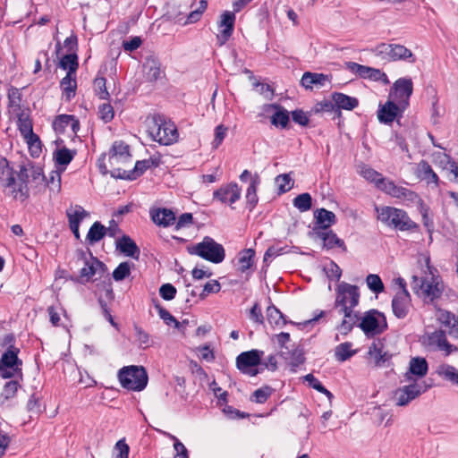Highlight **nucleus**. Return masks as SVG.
Here are the masks:
<instances>
[{"label": "nucleus", "mask_w": 458, "mask_h": 458, "mask_svg": "<svg viewBox=\"0 0 458 458\" xmlns=\"http://www.w3.org/2000/svg\"><path fill=\"white\" fill-rule=\"evenodd\" d=\"M157 162H156L152 158L140 160V161L136 162V164L134 165V168L132 170L128 171V172L124 170L123 174L120 173L121 168L118 167L117 168L118 174H113V176H117V177H120V178H126V179H129V180H134L137 177H139L141 174H143V173L146 170H148V168H150L152 166H157Z\"/></svg>", "instance_id": "412c9836"}, {"label": "nucleus", "mask_w": 458, "mask_h": 458, "mask_svg": "<svg viewBox=\"0 0 458 458\" xmlns=\"http://www.w3.org/2000/svg\"><path fill=\"white\" fill-rule=\"evenodd\" d=\"M352 344L345 342L338 344L335 348V357L336 360L344 362L356 354V351L352 349Z\"/></svg>", "instance_id": "c03bdc74"}, {"label": "nucleus", "mask_w": 458, "mask_h": 458, "mask_svg": "<svg viewBox=\"0 0 458 458\" xmlns=\"http://www.w3.org/2000/svg\"><path fill=\"white\" fill-rule=\"evenodd\" d=\"M254 258L255 250L252 249H246L241 251L238 256L239 270L244 273L250 268L254 263Z\"/></svg>", "instance_id": "37998d69"}, {"label": "nucleus", "mask_w": 458, "mask_h": 458, "mask_svg": "<svg viewBox=\"0 0 458 458\" xmlns=\"http://www.w3.org/2000/svg\"><path fill=\"white\" fill-rule=\"evenodd\" d=\"M117 248L128 257L137 258L140 255V249L136 243L126 235H123L117 242Z\"/></svg>", "instance_id": "f704fd0d"}, {"label": "nucleus", "mask_w": 458, "mask_h": 458, "mask_svg": "<svg viewBox=\"0 0 458 458\" xmlns=\"http://www.w3.org/2000/svg\"><path fill=\"white\" fill-rule=\"evenodd\" d=\"M316 226L314 230L325 231L335 223V215L334 212L325 208L317 209L314 213Z\"/></svg>", "instance_id": "c85d7f7f"}, {"label": "nucleus", "mask_w": 458, "mask_h": 458, "mask_svg": "<svg viewBox=\"0 0 458 458\" xmlns=\"http://www.w3.org/2000/svg\"><path fill=\"white\" fill-rule=\"evenodd\" d=\"M371 52L381 60L387 62L403 60L414 63L416 60L412 52L400 44L380 43L372 48Z\"/></svg>", "instance_id": "6e6552de"}, {"label": "nucleus", "mask_w": 458, "mask_h": 458, "mask_svg": "<svg viewBox=\"0 0 458 458\" xmlns=\"http://www.w3.org/2000/svg\"><path fill=\"white\" fill-rule=\"evenodd\" d=\"M416 174L418 178L425 181L428 185L433 184L435 187H438L439 178L427 161L421 160L418 164Z\"/></svg>", "instance_id": "bb28decb"}, {"label": "nucleus", "mask_w": 458, "mask_h": 458, "mask_svg": "<svg viewBox=\"0 0 458 458\" xmlns=\"http://www.w3.org/2000/svg\"><path fill=\"white\" fill-rule=\"evenodd\" d=\"M346 69L351 72L359 75L362 79H367L369 71V66L362 65L354 62H348L345 64Z\"/></svg>", "instance_id": "680f3d73"}, {"label": "nucleus", "mask_w": 458, "mask_h": 458, "mask_svg": "<svg viewBox=\"0 0 458 458\" xmlns=\"http://www.w3.org/2000/svg\"><path fill=\"white\" fill-rule=\"evenodd\" d=\"M282 358L288 362L293 372H295L296 369L305 360L303 350L298 344H295L293 348H291L289 354Z\"/></svg>", "instance_id": "473e14b6"}, {"label": "nucleus", "mask_w": 458, "mask_h": 458, "mask_svg": "<svg viewBox=\"0 0 458 458\" xmlns=\"http://www.w3.org/2000/svg\"><path fill=\"white\" fill-rule=\"evenodd\" d=\"M377 218L384 225L398 229L400 231H409L415 229L417 224L408 216L407 212L394 207L383 206L376 207Z\"/></svg>", "instance_id": "20e7f679"}, {"label": "nucleus", "mask_w": 458, "mask_h": 458, "mask_svg": "<svg viewBox=\"0 0 458 458\" xmlns=\"http://www.w3.org/2000/svg\"><path fill=\"white\" fill-rule=\"evenodd\" d=\"M98 270L104 271L105 265L96 258L90 256V259L86 260L85 266L81 269L80 276L81 278L89 280L96 275Z\"/></svg>", "instance_id": "72a5a7b5"}, {"label": "nucleus", "mask_w": 458, "mask_h": 458, "mask_svg": "<svg viewBox=\"0 0 458 458\" xmlns=\"http://www.w3.org/2000/svg\"><path fill=\"white\" fill-rule=\"evenodd\" d=\"M406 108H403L397 102L388 98L384 105H379L377 118L381 123H390Z\"/></svg>", "instance_id": "6ab92c4d"}, {"label": "nucleus", "mask_w": 458, "mask_h": 458, "mask_svg": "<svg viewBox=\"0 0 458 458\" xmlns=\"http://www.w3.org/2000/svg\"><path fill=\"white\" fill-rule=\"evenodd\" d=\"M53 129L56 133H63L67 127H71L74 133L80 129L79 120L71 114H60L53 122Z\"/></svg>", "instance_id": "5701e85b"}, {"label": "nucleus", "mask_w": 458, "mask_h": 458, "mask_svg": "<svg viewBox=\"0 0 458 458\" xmlns=\"http://www.w3.org/2000/svg\"><path fill=\"white\" fill-rule=\"evenodd\" d=\"M135 337L140 348L146 349L150 345L149 335L141 327H134Z\"/></svg>", "instance_id": "0e129e2a"}, {"label": "nucleus", "mask_w": 458, "mask_h": 458, "mask_svg": "<svg viewBox=\"0 0 458 458\" xmlns=\"http://www.w3.org/2000/svg\"><path fill=\"white\" fill-rule=\"evenodd\" d=\"M150 216L158 226L168 227L175 223V215L168 208L153 209L150 211Z\"/></svg>", "instance_id": "393cba45"}, {"label": "nucleus", "mask_w": 458, "mask_h": 458, "mask_svg": "<svg viewBox=\"0 0 458 458\" xmlns=\"http://www.w3.org/2000/svg\"><path fill=\"white\" fill-rule=\"evenodd\" d=\"M428 371V364L425 358L422 357H412L409 362V369L405 373L404 377L406 380L410 381L412 379V376L417 378H421L427 375Z\"/></svg>", "instance_id": "4be33fe9"}, {"label": "nucleus", "mask_w": 458, "mask_h": 458, "mask_svg": "<svg viewBox=\"0 0 458 458\" xmlns=\"http://www.w3.org/2000/svg\"><path fill=\"white\" fill-rule=\"evenodd\" d=\"M400 284L402 289L395 293L392 300V310L397 318L403 319L411 310V300L403 279H400Z\"/></svg>", "instance_id": "2eb2a0df"}, {"label": "nucleus", "mask_w": 458, "mask_h": 458, "mask_svg": "<svg viewBox=\"0 0 458 458\" xmlns=\"http://www.w3.org/2000/svg\"><path fill=\"white\" fill-rule=\"evenodd\" d=\"M305 381H307L311 387L326 394L327 396H331L332 394L321 384V382L316 378L312 374H308L304 377Z\"/></svg>", "instance_id": "69168bd1"}, {"label": "nucleus", "mask_w": 458, "mask_h": 458, "mask_svg": "<svg viewBox=\"0 0 458 458\" xmlns=\"http://www.w3.org/2000/svg\"><path fill=\"white\" fill-rule=\"evenodd\" d=\"M260 184V177L258 174H253L251 177V182H250V185L246 191V201L250 206V209L251 210L255 205L258 203L259 198L257 195V190L259 185Z\"/></svg>", "instance_id": "4c0bfd02"}, {"label": "nucleus", "mask_w": 458, "mask_h": 458, "mask_svg": "<svg viewBox=\"0 0 458 458\" xmlns=\"http://www.w3.org/2000/svg\"><path fill=\"white\" fill-rule=\"evenodd\" d=\"M242 189L236 182H230L220 186L213 192L214 199L229 204L232 206L233 203L241 199Z\"/></svg>", "instance_id": "f3484780"}, {"label": "nucleus", "mask_w": 458, "mask_h": 458, "mask_svg": "<svg viewBox=\"0 0 458 458\" xmlns=\"http://www.w3.org/2000/svg\"><path fill=\"white\" fill-rule=\"evenodd\" d=\"M24 139L29 145L31 155L34 157H38L41 152V142L38 136L34 133V138L28 136Z\"/></svg>", "instance_id": "338daca9"}, {"label": "nucleus", "mask_w": 458, "mask_h": 458, "mask_svg": "<svg viewBox=\"0 0 458 458\" xmlns=\"http://www.w3.org/2000/svg\"><path fill=\"white\" fill-rule=\"evenodd\" d=\"M171 438L174 440V449L175 451L174 458H190L185 445L176 437L171 436Z\"/></svg>", "instance_id": "774afa93"}, {"label": "nucleus", "mask_w": 458, "mask_h": 458, "mask_svg": "<svg viewBox=\"0 0 458 458\" xmlns=\"http://www.w3.org/2000/svg\"><path fill=\"white\" fill-rule=\"evenodd\" d=\"M360 302V292L356 285L341 282L335 289V307L340 314L344 315L338 330L343 335L352 331L353 326L358 322V315L354 308Z\"/></svg>", "instance_id": "f257e3e1"}, {"label": "nucleus", "mask_w": 458, "mask_h": 458, "mask_svg": "<svg viewBox=\"0 0 458 458\" xmlns=\"http://www.w3.org/2000/svg\"><path fill=\"white\" fill-rule=\"evenodd\" d=\"M19 348L9 346L0 358V377L12 378L21 375L22 361L18 358Z\"/></svg>", "instance_id": "9d476101"}, {"label": "nucleus", "mask_w": 458, "mask_h": 458, "mask_svg": "<svg viewBox=\"0 0 458 458\" xmlns=\"http://www.w3.org/2000/svg\"><path fill=\"white\" fill-rule=\"evenodd\" d=\"M18 127L21 131V134L23 138L32 137L34 138V132L32 128V123L29 119L28 115L24 113L18 114Z\"/></svg>", "instance_id": "8fccbe9b"}, {"label": "nucleus", "mask_w": 458, "mask_h": 458, "mask_svg": "<svg viewBox=\"0 0 458 458\" xmlns=\"http://www.w3.org/2000/svg\"><path fill=\"white\" fill-rule=\"evenodd\" d=\"M432 162L443 170H447L454 160L442 150L435 151L431 154Z\"/></svg>", "instance_id": "09e8293b"}, {"label": "nucleus", "mask_w": 458, "mask_h": 458, "mask_svg": "<svg viewBox=\"0 0 458 458\" xmlns=\"http://www.w3.org/2000/svg\"><path fill=\"white\" fill-rule=\"evenodd\" d=\"M358 327L368 337L382 334L387 328L386 318L377 310H369L359 318Z\"/></svg>", "instance_id": "0eeeda50"}, {"label": "nucleus", "mask_w": 458, "mask_h": 458, "mask_svg": "<svg viewBox=\"0 0 458 458\" xmlns=\"http://www.w3.org/2000/svg\"><path fill=\"white\" fill-rule=\"evenodd\" d=\"M328 81L327 75L310 72H306L301 80V85L306 89H312L313 86L322 87Z\"/></svg>", "instance_id": "2f4dec72"}, {"label": "nucleus", "mask_w": 458, "mask_h": 458, "mask_svg": "<svg viewBox=\"0 0 458 458\" xmlns=\"http://www.w3.org/2000/svg\"><path fill=\"white\" fill-rule=\"evenodd\" d=\"M276 184L277 186L278 193L283 194L292 189L293 182L288 174H283L276 176Z\"/></svg>", "instance_id": "13d9d810"}, {"label": "nucleus", "mask_w": 458, "mask_h": 458, "mask_svg": "<svg viewBox=\"0 0 458 458\" xmlns=\"http://www.w3.org/2000/svg\"><path fill=\"white\" fill-rule=\"evenodd\" d=\"M312 205V199L310 193H301L293 199V206L301 212H305L310 209Z\"/></svg>", "instance_id": "603ef678"}, {"label": "nucleus", "mask_w": 458, "mask_h": 458, "mask_svg": "<svg viewBox=\"0 0 458 458\" xmlns=\"http://www.w3.org/2000/svg\"><path fill=\"white\" fill-rule=\"evenodd\" d=\"M21 95L20 90L17 88L12 87L8 90V102H9V108L10 111L13 113H15L16 114H19L21 111Z\"/></svg>", "instance_id": "de8ad7c7"}, {"label": "nucleus", "mask_w": 458, "mask_h": 458, "mask_svg": "<svg viewBox=\"0 0 458 458\" xmlns=\"http://www.w3.org/2000/svg\"><path fill=\"white\" fill-rule=\"evenodd\" d=\"M273 125L285 128L289 123V114L286 110H278L271 116Z\"/></svg>", "instance_id": "052dcab7"}, {"label": "nucleus", "mask_w": 458, "mask_h": 458, "mask_svg": "<svg viewBox=\"0 0 458 458\" xmlns=\"http://www.w3.org/2000/svg\"><path fill=\"white\" fill-rule=\"evenodd\" d=\"M106 80L104 77H96L93 82L95 94L100 99H107L109 98V93L106 89Z\"/></svg>", "instance_id": "864d4df0"}, {"label": "nucleus", "mask_w": 458, "mask_h": 458, "mask_svg": "<svg viewBox=\"0 0 458 458\" xmlns=\"http://www.w3.org/2000/svg\"><path fill=\"white\" fill-rule=\"evenodd\" d=\"M107 232V229L100 223V222H95L89 228L86 240L90 244H94L99 241H101L106 233Z\"/></svg>", "instance_id": "79ce46f5"}, {"label": "nucleus", "mask_w": 458, "mask_h": 458, "mask_svg": "<svg viewBox=\"0 0 458 458\" xmlns=\"http://www.w3.org/2000/svg\"><path fill=\"white\" fill-rule=\"evenodd\" d=\"M314 234L323 241V247L329 250L335 247L341 248L344 251H346V246L343 240L337 237V235L331 230L325 232L321 230H314Z\"/></svg>", "instance_id": "a878e982"}, {"label": "nucleus", "mask_w": 458, "mask_h": 458, "mask_svg": "<svg viewBox=\"0 0 458 458\" xmlns=\"http://www.w3.org/2000/svg\"><path fill=\"white\" fill-rule=\"evenodd\" d=\"M53 155L55 164L64 166V169L66 165L72 162L76 152L67 148L66 147H63L57 148Z\"/></svg>", "instance_id": "ea45409f"}, {"label": "nucleus", "mask_w": 458, "mask_h": 458, "mask_svg": "<svg viewBox=\"0 0 458 458\" xmlns=\"http://www.w3.org/2000/svg\"><path fill=\"white\" fill-rule=\"evenodd\" d=\"M413 92V83L411 78L403 77L396 80L389 92L388 98L397 102L403 108H407Z\"/></svg>", "instance_id": "f8f14e48"}, {"label": "nucleus", "mask_w": 458, "mask_h": 458, "mask_svg": "<svg viewBox=\"0 0 458 458\" xmlns=\"http://www.w3.org/2000/svg\"><path fill=\"white\" fill-rule=\"evenodd\" d=\"M148 132L154 141L165 146L173 144L178 138L175 125L160 117H155L148 123Z\"/></svg>", "instance_id": "423d86ee"}, {"label": "nucleus", "mask_w": 458, "mask_h": 458, "mask_svg": "<svg viewBox=\"0 0 458 458\" xmlns=\"http://www.w3.org/2000/svg\"><path fill=\"white\" fill-rule=\"evenodd\" d=\"M392 358V354L385 350L384 344L377 340L371 344L368 351V359L376 367H383Z\"/></svg>", "instance_id": "aec40b11"}, {"label": "nucleus", "mask_w": 458, "mask_h": 458, "mask_svg": "<svg viewBox=\"0 0 458 458\" xmlns=\"http://www.w3.org/2000/svg\"><path fill=\"white\" fill-rule=\"evenodd\" d=\"M111 166H118L131 161L130 147L122 140L114 141L108 154Z\"/></svg>", "instance_id": "a211bd4d"}, {"label": "nucleus", "mask_w": 458, "mask_h": 458, "mask_svg": "<svg viewBox=\"0 0 458 458\" xmlns=\"http://www.w3.org/2000/svg\"><path fill=\"white\" fill-rule=\"evenodd\" d=\"M267 319L271 326L282 327L286 324V320L282 312L274 305L267 309Z\"/></svg>", "instance_id": "49530a36"}, {"label": "nucleus", "mask_w": 458, "mask_h": 458, "mask_svg": "<svg viewBox=\"0 0 458 458\" xmlns=\"http://www.w3.org/2000/svg\"><path fill=\"white\" fill-rule=\"evenodd\" d=\"M118 379L123 388L140 392L147 386L148 376L143 366L131 365L119 370Z\"/></svg>", "instance_id": "39448f33"}, {"label": "nucleus", "mask_w": 458, "mask_h": 458, "mask_svg": "<svg viewBox=\"0 0 458 458\" xmlns=\"http://www.w3.org/2000/svg\"><path fill=\"white\" fill-rule=\"evenodd\" d=\"M437 374L440 377L458 386V369L455 367L449 364H441L437 369Z\"/></svg>", "instance_id": "a19ab883"}, {"label": "nucleus", "mask_w": 458, "mask_h": 458, "mask_svg": "<svg viewBox=\"0 0 458 458\" xmlns=\"http://www.w3.org/2000/svg\"><path fill=\"white\" fill-rule=\"evenodd\" d=\"M428 261L429 259H427L428 271L424 273V276H412L411 287L416 294L432 301L442 295L444 284L437 269L428 266Z\"/></svg>", "instance_id": "f03ea898"}, {"label": "nucleus", "mask_w": 458, "mask_h": 458, "mask_svg": "<svg viewBox=\"0 0 458 458\" xmlns=\"http://www.w3.org/2000/svg\"><path fill=\"white\" fill-rule=\"evenodd\" d=\"M263 355L264 352L258 349L243 352L236 358V367L242 373L255 377L260 372L258 366H259Z\"/></svg>", "instance_id": "9b49d317"}, {"label": "nucleus", "mask_w": 458, "mask_h": 458, "mask_svg": "<svg viewBox=\"0 0 458 458\" xmlns=\"http://www.w3.org/2000/svg\"><path fill=\"white\" fill-rule=\"evenodd\" d=\"M270 340L277 349L280 357H285V355L289 354L290 349L295 345L294 343H292L290 335L284 332L273 335Z\"/></svg>", "instance_id": "cd10ccee"}, {"label": "nucleus", "mask_w": 458, "mask_h": 458, "mask_svg": "<svg viewBox=\"0 0 458 458\" xmlns=\"http://www.w3.org/2000/svg\"><path fill=\"white\" fill-rule=\"evenodd\" d=\"M143 72L149 81H155L161 76L160 62L154 56L146 58L143 64Z\"/></svg>", "instance_id": "7c9ffc66"}, {"label": "nucleus", "mask_w": 458, "mask_h": 458, "mask_svg": "<svg viewBox=\"0 0 458 458\" xmlns=\"http://www.w3.org/2000/svg\"><path fill=\"white\" fill-rule=\"evenodd\" d=\"M368 288L374 293L378 294L384 292L385 286L378 275L369 274L366 277Z\"/></svg>", "instance_id": "3c124183"}, {"label": "nucleus", "mask_w": 458, "mask_h": 458, "mask_svg": "<svg viewBox=\"0 0 458 458\" xmlns=\"http://www.w3.org/2000/svg\"><path fill=\"white\" fill-rule=\"evenodd\" d=\"M273 388L265 386L254 391L251 400L257 403H264L272 394Z\"/></svg>", "instance_id": "4d7b16f0"}, {"label": "nucleus", "mask_w": 458, "mask_h": 458, "mask_svg": "<svg viewBox=\"0 0 458 458\" xmlns=\"http://www.w3.org/2000/svg\"><path fill=\"white\" fill-rule=\"evenodd\" d=\"M423 341L428 348L433 351L443 352L445 356L456 351V347L447 341L446 335L443 330L427 333Z\"/></svg>", "instance_id": "4468645a"}, {"label": "nucleus", "mask_w": 458, "mask_h": 458, "mask_svg": "<svg viewBox=\"0 0 458 458\" xmlns=\"http://www.w3.org/2000/svg\"><path fill=\"white\" fill-rule=\"evenodd\" d=\"M60 67L68 70V72L75 73L78 68V61L76 55H65L60 61Z\"/></svg>", "instance_id": "5fc2aeb1"}, {"label": "nucleus", "mask_w": 458, "mask_h": 458, "mask_svg": "<svg viewBox=\"0 0 458 458\" xmlns=\"http://www.w3.org/2000/svg\"><path fill=\"white\" fill-rule=\"evenodd\" d=\"M360 174L369 182L375 183V185L379 189V186L384 185L388 179L383 177V175L374 170L373 168L363 165L360 166L359 171Z\"/></svg>", "instance_id": "e433bc0d"}, {"label": "nucleus", "mask_w": 458, "mask_h": 458, "mask_svg": "<svg viewBox=\"0 0 458 458\" xmlns=\"http://www.w3.org/2000/svg\"><path fill=\"white\" fill-rule=\"evenodd\" d=\"M332 100L334 101L337 111L341 109L352 111L359 106V100L357 98L351 97L341 92L333 93Z\"/></svg>", "instance_id": "c756f323"}, {"label": "nucleus", "mask_w": 458, "mask_h": 458, "mask_svg": "<svg viewBox=\"0 0 458 458\" xmlns=\"http://www.w3.org/2000/svg\"><path fill=\"white\" fill-rule=\"evenodd\" d=\"M14 170L10 166L9 161L5 157L0 158V183L4 188L6 195L21 202L29 198V188L25 182L16 181Z\"/></svg>", "instance_id": "7ed1b4c3"}, {"label": "nucleus", "mask_w": 458, "mask_h": 458, "mask_svg": "<svg viewBox=\"0 0 458 458\" xmlns=\"http://www.w3.org/2000/svg\"><path fill=\"white\" fill-rule=\"evenodd\" d=\"M36 182L37 183L45 181V175L43 174L42 169L40 167H36L29 165H21L20 171L18 173V179L21 182H25L28 187V183L30 182V179Z\"/></svg>", "instance_id": "b1692460"}, {"label": "nucleus", "mask_w": 458, "mask_h": 458, "mask_svg": "<svg viewBox=\"0 0 458 458\" xmlns=\"http://www.w3.org/2000/svg\"><path fill=\"white\" fill-rule=\"evenodd\" d=\"M420 384L413 383L394 391V398L397 406H405L425 392Z\"/></svg>", "instance_id": "dca6fc26"}, {"label": "nucleus", "mask_w": 458, "mask_h": 458, "mask_svg": "<svg viewBox=\"0 0 458 458\" xmlns=\"http://www.w3.org/2000/svg\"><path fill=\"white\" fill-rule=\"evenodd\" d=\"M208 7V3L206 0H200L198 3V6L193 9L187 17V23H194L197 22L202 16L203 13L206 11Z\"/></svg>", "instance_id": "6e6d98bb"}, {"label": "nucleus", "mask_w": 458, "mask_h": 458, "mask_svg": "<svg viewBox=\"0 0 458 458\" xmlns=\"http://www.w3.org/2000/svg\"><path fill=\"white\" fill-rule=\"evenodd\" d=\"M191 253L215 264L221 263L225 257L224 247L208 236L204 237L202 242L193 246Z\"/></svg>", "instance_id": "1a4fd4ad"}, {"label": "nucleus", "mask_w": 458, "mask_h": 458, "mask_svg": "<svg viewBox=\"0 0 458 458\" xmlns=\"http://www.w3.org/2000/svg\"><path fill=\"white\" fill-rule=\"evenodd\" d=\"M63 94L67 101H70L74 96L77 88L75 73L67 72L66 76L61 81Z\"/></svg>", "instance_id": "c9c22d12"}, {"label": "nucleus", "mask_w": 458, "mask_h": 458, "mask_svg": "<svg viewBox=\"0 0 458 458\" xmlns=\"http://www.w3.org/2000/svg\"><path fill=\"white\" fill-rule=\"evenodd\" d=\"M131 265L129 262H122L113 272V278L115 281H122L130 276Z\"/></svg>", "instance_id": "e2e57ef3"}, {"label": "nucleus", "mask_w": 458, "mask_h": 458, "mask_svg": "<svg viewBox=\"0 0 458 458\" xmlns=\"http://www.w3.org/2000/svg\"><path fill=\"white\" fill-rule=\"evenodd\" d=\"M19 387L20 385L15 380L6 382L0 394V406H4L10 399H13L16 395Z\"/></svg>", "instance_id": "a18cd8bd"}, {"label": "nucleus", "mask_w": 458, "mask_h": 458, "mask_svg": "<svg viewBox=\"0 0 458 458\" xmlns=\"http://www.w3.org/2000/svg\"><path fill=\"white\" fill-rule=\"evenodd\" d=\"M69 225H80L81 222L89 216V213L79 205L71 206L66 210Z\"/></svg>", "instance_id": "58836bf2"}, {"label": "nucleus", "mask_w": 458, "mask_h": 458, "mask_svg": "<svg viewBox=\"0 0 458 458\" xmlns=\"http://www.w3.org/2000/svg\"><path fill=\"white\" fill-rule=\"evenodd\" d=\"M114 111L109 103H103L98 106V117L104 123H109L114 119Z\"/></svg>", "instance_id": "bf43d9fd"}, {"label": "nucleus", "mask_w": 458, "mask_h": 458, "mask_svg": "<svg viewBox=\"0 0 458 458\" xmlns=\"http://www.w3.org/2000/svg\"><path fill=\"white\" fill-rule=\"evenodd\" d=\"M379 190L393 198L399 199L406 205L416 203L420 199L415 191L408 188L397 185L394 181L391 180H387L384 185L379 186Z\"/></svg>", "instance_id": "ddd939ff"}]
</instances>
